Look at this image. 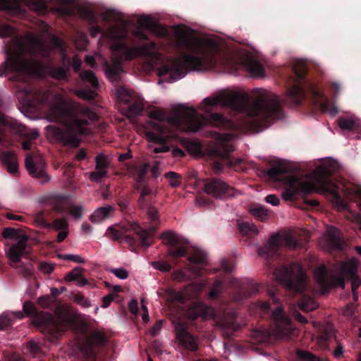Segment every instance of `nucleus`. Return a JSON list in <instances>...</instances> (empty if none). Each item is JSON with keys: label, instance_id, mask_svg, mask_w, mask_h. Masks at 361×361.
Returning a JSON list of instances; mask_svg holds the SVG:
<instances>
[{"label": "nucleus", "instance_id": "f257e3e1", "mask_svg": "<svg viewBox=\"0 0 361 361\" xmlns=\"http://www.w3.org/2000/svg\"><path fill=\"white\" fill-rule=\"evenodd\" d=\"M290 78L293 84L287 89L286 99H280L276 94L265 93L261 94L252 104L247 95L240 92H221L215 97H208L203 99L204 115L200 116L194 109L187 112H178V121H185L188 130L199 131L205 123L222 130H234L237 126L234 121L225 117L223 114L213 112L217 105L226 107L236 114H243L249 117L250 128L255 131H261L268 128L271 123L283 117L282 104L290 102L292 106H300L306 97L304 85H306L307 67L302 61H298L292 68Z\"/></svg>", "mask_w": 361, "mask_h": 361}, {"label": "nucleus", "instance_id": "f03ea898", "mask_svg": "<svg viewBox=\"0 0 361 361\" xmlns=\"http://www.w3.org/2000/svg\"><path fill=\"white\" fill-rule=\"evenodd\" d=\"M184 52L178 59L171 60L158 69L159 76L168 75L173 82L186 75L189 71H203L225 66L228 59L219 44L213 39L185 40Z\"/></svg>", "mask_w": 361, "mask_h": 361}, {"label": "nucleus", "instance_id": "7ed1b4c3", "mask_svg": "<svg viewBox=\"0 0 361 361\" xmlns=\"http://www.w3.org/2000/svg\"><path fill=\"white\" fill-rule=\"evenodd\" d=\"M51 110L56 119L66 123V126L63 128L48 126L46 128L48 137L71 147L80 145L81 140L79 136L88 135L90 133L87 127L90 121L98 119L95 112L80 103H75L71 107L56 106Z\"/></svg>", "mask_w": 361, "mask_h": 361}, {"label": "nucleus", "instance_id": "20e7f679", "mask_svg": "<svg viewBox=\"0 0 361 361\" xmlns=\"http://www.w3.org/2000/svg\"><path fill=\"white\" fill-rule=\"evenodd\" d=\"M145 210L150 224L147 229L142 228L136 222H127L109 227L106 234L115 241L128 244L132 251L135 250L137 243L142 247H149L153 243L154 235L159 224V217L154 207L152 206Z\"/></svg>", "mask_w": 361, "mask_h": 361}, {"label": "nucleus", "instance_id": "39448f33", "mask_svg": "<svg viewBox=\"0 0 361 361\" xmlns=\"http://www.w3.org/2000/svg\"><path fill=\"white\" fill-rule=\"evenodd\" d=\"M161 240L167 245L169 256L178 259L187 256L192 264L187 269L176 271L172 277L177 281H186L200 276L202 269L195 265L204 266L207 264V254L197 247H185L180 237L173 231H166L161 235Z\"/></svg>", "mask_w": 361, "mask_h": 361}, {"label": "nucleus", "instance_id": "423d86ee", "mask_svg": "<svg viewBox=\"0 0 361 361\" xmlns=\"http://www.w3.org/2000/svg\"><path fill=\"white\" fill-rule=\"evenodd\" d=\"M37 303L42 308L55 307L56 320L45 312L36 313L32 320L36 326L45 327L51 334L60 333L63 326L73 324L78 318V314L69 306L57 302L56 295H43L37 300Z\"/></svg>", "mask_w": 361, "mask_h": 361}, {"label": "nucleus", "instance_id": "0eeeda50", "mask_svg": "<svg viewBox=\"0 0 361 361\" xmlns=\"http://www.w3.org/2000/svg\"><path fill=\"white\" fill-rule=\"evenodd\" d=\"M332 171L319 167L314 173L312 181H301L295 176L291 177L289 187L282 192L285 200H293L299 195L306 196L314 192L331 193L339 198L336 192V185L332 183L331 176Z\"/></svg>", "mask_w": 361, "mask_h": 361}, {"label": "nucleus", "instance_id": "6e6552de", "mask_svg": "<svg viewBox=\"0 0 361 361\" xmlns=\"http://www.w3.org/2000/svg\"><path fill=\"white\" fill-rule=\"evenodd\" d=\"M187 293H200L206 287L209 288L207 293H221L228 289L236 290L235 293H258L264 290V286L259 284L250 279H233L219 276L207 280L192 281Z\"/></svg>", "mask_w": 361, "mask_h": 361}, {"label": "nucleus", "instance_id": "1a4fd4ad", "mask_svg": "<svg viewBox=\"0 0 361 361\" xmlns=\"http://www.w3.org/2000/svg\"><path fill=\"white\" fill-rule=\"evenodd\" d=\"M34 62L12 53L11 50L6 52V60L0 66V76H6L8 72L13 75L9 77V80L20 83L18 85L17 92L23 94L21 98L24 102L30 106L35 99V92L27 83V73L33 66Z\"/></svg>", "mask_w": 361, "mask_h": 361}, {"label": "nucleus", "instance_id": "9d476101", "mask_svg": "<svg viewBox=\"0 0 361 361\" xmlns=\"http://www.w3.org/2000/svg\"><path fill=\"white\" fill-rule=\"evenodd\" d=\"M358 259L351 258L347 262H343L340 265V275H329L325 267H322L317 270V283L322 291L326 292L337 288H345V281H351V293H357V288L361 286V279L357 276Z\"/></svg>", "mask_w": 361, "mask_h": 361}, {"label": "nucleus", "instance_id": "9b49d317", "mask_svg": "<svg viewBox=\"0 0 361 361\" xmlns=\"http://www.w3.org/2000/svg\"><path fill=\"white\" fill-rule=\"evenodd\" d=\"M275 279L283 284L286 289L295 290L294 293H304L308 285V278L302 269L295 264L271 266Z\"/></svg>", "mask_w": 361, "mask_h": 361}, {"label": "nucleus", "instance_id": "f8f14e48", "mask_svg": "<svg viewBox=\"0 0 361 361\" xmlns=\"http://www.w3.org/2000/svg\"><path fill=\"white\" fill-rule=\"evenodd\" d=\"M283 245L296 249L300 246V243L290 235L281 236L279 233L273 234L264 246L258 248V255L270 263L280 257Z\"/></svg>", "mask_w": 361, "mask_h": 361}, {"label": "nucleus", "instance_id": "ddd939ff", "mask_svg": "<svg viewBox=\"0 0 361 361\" xmlns=\"http://www.w3.org/2000/svg\"><path fill=\"white\" fill-rule=\"evenodd\" d=\"M148 116L154 120L148 123L149 130L146 131V136L149 142L162 143L166 142L170 136V128L166 123V115L159 109L149 112Z\"/></svg>", "mask_w": 361, "mask_h": 361}, {"label": "nucleus", "instance_id": "4468645a", "mask_svg": "<svg viewBox=\"0 0 361 361\" xmlns=\"http://www.w3.org/2000/svg\"><path fill=\"white\" fill-rule=\"evenodd\" d=\"M204 188L207 194L216 199L233 198L240 194L235 188L216 178L207 180L204 183Z\"/></svg>", "mask_w": 361, "mask_h": 361}, {"label": "nucleus", "instance_id": "2eb2a0df", "mask_svg": "<svg viewBox=\"0 0 361 361\" xmlns=\"http://www.w3.org/2000/svg\"><path fill=\"white\" fill-rule=\"evenodd\" d=\"M233 148L232 145H224L222 149H216L214 151V154L219 158V159L214 160L212 164V169L215 172H221L224 166L239 170L243 159L240 158L235 159L231 157L230 153L233 152Z\"/></svg>", "mask_w": 361, "mask_h": 361}, {"label": "nucleus", "instance_id": "dca6fc26", "mask_svg": "<svg viewBox=\"0 0 361 361\" xmlns=\"http://www.w3.org/2000/svg\"><path fill=\"white\" fill-rule=\"evenodd\" d=\"M272 317L278 324V327L272 334L277 338L285 340L289 338L293 329L290 320L285 314L283 307L281 305L277 306L272 310Z\"/></svg>", "mask_w": 361, "mask_h": 361}, {"label": "nucleus", "instance_id": "f3484780", "mask_svg": "<svg viewBox=\"0 0 361 361\" xmlns=\"http://www.w3.org/2000/svg\"><path fill=\"white\" fill-rule=\"evenodd\" d=\"M25 164L29 173L33 178L38 179L41 183H45L49 181L50 177L45 170V161L41 157H32L31 154H29L25 158Z\"/></svg>", "mask_w": 361, "mask_h": 361}, {"label": "nucleus", "instance_id": "a211bd4d", "mask_svg": "<svg viewBox=\"0 0 361 361\" xmlns=\"http://www.w3.org/2000/svg\"><path fill=\"white\" fill-rule=\"evenodd\" d=\"M140 27L133 33L134 37L140 40H148V36L143 29L154 32L159 35H164L166 30L159 24L155 23L149 16H142L138 20Z\"/></svg>", "mask_w": 361, "mask_h": 361}, {"label": "nucleus", "instance_id": "6ab92c4d", "mask_svg": "<svg viewBox=\"0 0 361 361\" xmlns=\"http://www.w3.org/2000/svg\"><path fill=\"white\" fill-rule=\"evenodd\" d=\"M172 323L176 334V338L186 349L195 350L197 347V341L188 331L187 325L178 319L173 320Z\"/></svg>", "mask_w": 361, "mask_h": 361}, {"label": "nucleus", "instance_id": "aec40b11", "mask_svg": "<svg viewBox=\"0 0 361 361\" xmlns=\"http://www.w3.org/2000/svg\"><path fill=\"white\" fill-rule=\"evenodd\" d=\"M121 99L128 104V116L130 118L140 115L144 111V104L140 98L133 99L131 94L126 90H118Z\"/></svg>", "mask_w": 361, "mask_h": 361}, {"label": "nucleus", "instance_id": "412c9836", "mask_svg": "<svg viewBox=\"0 0 361 361\" xmlns=\"http://www.w3.org/2000/svg\"><path fill=\"white\" fill-rule=\"evenodd\" d=\"M83 271L84 269L80 267H76L65 275L64 280L66 283L73 282L75 286L78 287H94V282L93 281H89L85 279L83 274Z\"/></svg>", "mask_w": 361, "mask_h": 361}, {"label": "nucleus", "instance_id": "4be33fe9", "mask_svg": "<svg viewBox=\"0 0 361 361\" xmlns=\"http://www.w3.org/2000/svg\"><path fill=\"white\" fill-rule=\"evenodd\" d=\"M28 238L23 235L16 243L13 244L8 250V256L13 264H17L21 261V257L26 253Z\"/></svg>", "mask_w": 361, "mask_h": 361}, {"label": "nucleus", "instance_id": "5701e85b", "mask_svg": "<svg viewBox=\"0 0 361 361\" xmlns=\"http://www.w3.org/2000/svg\"><path fill=\"white\" fill-rule=\"evenodd\" d=\"M188 316L192 319L200 317L203 319H213L214 317V311L210 307L200 302H196L188 308Z\"/></svg>", "mask_w": 361, "mask_h": 361}, {"label": "nucleus", "instance_id": "b1692460", "mask_svg": "<svg viewBox=\"0 0 361 361\" xmlns=\"http://www.w3.org/2000/svg\"><path fill=\"white\" fill-rule=\"evenodd\" d=\"M44 211L39 212L37 214V221L45 227L51 228L55 231L68 230L69 224L66 217L56 218L53 219L51 223H49L44 217Z\"/></svg>", "mask_w": 361, "mask_h": 361}, {"label": "nucleus", "instance_id": "393cba45", "mask_svg": "<svg viewBox=\"0 0 361 361\" xmlns=\"http://www.w3.org/2000/svg\"><path fill=\"white\" fill-rule=\"evenodd\" d=\"M0 162L7 171L13 175L18 173V164L16 154L12 151L0 152Z\"/></svg>", "mask_w": 361, "mask_h": 361}, {"label": "nucleus", "instance_id": "a878e982", "mask_svg": "<svg viewBox=\"0 0 361 361\" xmlns=\"http://www.w3.org/2000/svg\"><path fill=\"white\" fill-rule=\"evenodd\" d=\"M71 61L66 56L63 57V66H52L49 68V73L51 78L58 80H66L69 76Z\"/></svg>", "mask_w": 361, "mask_h": 361}, {"label": "nucleus", "instance_id": "bb28decb", "mask_svg": "<svg viewBox=\"0 0 361 361\" xmlns=\"http://www.w3.org/2000/svg\"><path fill=\"white\" fill-rule=\"evenodd\" d=\"M104 70L106 78L111 82H119L121 73L123 72V68L118 60L114 59L112 63L105 61L104 63Z\"/></svg>", "mask_w": 361, "mask_h": 361}, {"label": "nucleus", "instance_id": "cd10ccee", "mask_svg": "<svg viewBox=\"0 0 361 361\" xmlns=\"http://www.w3.org/2000/svg\"><path fill=\"white\" fill-rule=\"evenodd\" d=\"M338 125L342 130L356 133L355 137L361 139V123L350 118L340 117L337 120Z\"/></svg>", "mask_w": 361, "mask_h": 361}, {"label": "nucleus", "instance_id": "c85d7f7f", "mask_svg": "<svg viewBox=\"0 0 361 361\" xmlns=\"http://www.w3.org/2000/svg\"><path fill=\"white\" fill-rule=\"evenodd\" d=\"M104 341V336L102 333L98 331L94 332L87 338L85 343L81 348V350L85 355H91L93 348L102 345Z\"/></svg>", "mask_w": 361, "mask_h": 361}, {"label": "nucleus", "instance_id": "c756f323", "mask_svg": "<svg viewBox=\"0 0 361 361\" xmlns=\"http://www.w3.org/2000/svg\"><path fill=\"white\" fill-rule=\"evenodd\" d=\"M135 189L140 191V196L137 199V206L140 209L145 210L150 207L153 197L152 189L148 185H144L142 188L140 186H135Z\"/></svg>", "mask_w": 361, "mask_h": 361}, {"label": "nucleus", "instance_id": "7c9ffc66", "mask_svg": "<svg viewBox=\"0 0 361 361\" xmlns=\"http://www.w3.org/2000/svg\"><path fill=\"white\" fill-rule=\"evenodd\" d=\"M68 198L66 195H57L52 197L49 201L50 210L57 214L66 212L68 207Z\"/></svg>", "mask_w": 361, "mask_h": 361}, {"label": "nucleus", "instance_id": "2f4dec72", "mask_svg": "<svg viewBox=\"0 0 361 361\" xmlns=\"http://www.w3.org/2000/svg\"><path fill=\"white\" fill-rule=\"evenodd\" d=\"M20 126V130H16L13 128H5L4 130V134L2 135H3V139L0 142V144L1 145H5L6 143L8 142V133L10 132H13V133H18V134H20L21 135H23L24 137V138L30 140V141H32V140H35L37 137L39 136V133L37 130H33L32 131H30V132H27L25 130V126H22L19 123H18Z\"/></svg>", "mask_w": 361, "mask_h": 361}, {"label": "nucleus", "instance_id": "473e14b6", "mask_svg": "<svg viewBox=\"0 0 361 361\" xmlns=\"http://www.w3.org/2000/svg\"><path fill=\"white\" fill-rule=\"evenodd\" d=\"M243 65L252 75L262 77L264 74V68L262 64L252 56L246 57Z\"/></svg>", "mask_w": 361, "mask_h": 361}, {"label": "nucleus", "instance_id": "72a5a7b5", "mask_svg": "<svg viewBox=\"0 0 361 361\" xmlns=\"http://www.w3.org/2000/svg\"><path fill=\"white\" fill-rule=\"evenodd\" d=\"M134 52L137 55L154 58L157 56V44L153 41L144 43L140 46L134 47Z\"/></svg>", "mask_w": 361, "mask_h": 361}, {"label": "nucleus", "instance_id": "f704fd0d", "mask_svg": "<svg viewBox=\"0 0 361 361\" xmlns=\"http://www.w3.org/2000/svg\"><path fill=\"white\" fill-rule=\"evenodd\" d=\"M326 240L331 247L334 249L342 248L341 233L336 228L331 227L327 230L326 233Z\"/></svg>", "mask_w": 361, "mask_h": 361}, {"label": "nucleus", "instance_id": "c9c22d12", "mask_svg": "<svg viewBox=\"0 0 361 361\" xmlns=\"http://www.w3.org/2000/svg\"><path fill=\"white\" fill-rule=\"evenodd\" d=\"M114 211V209L109 204L99 207L90 216L89 219L94 224L100 223L109 218L110 214Z\"/></svg>", "mask_w": 361, "mask_h": 361}, {"label": "nucleus", "instance_id": "e433bc0d", "mask_svg": "<svg viewBox=\"0 0 361 361\" xmlns=\"http://www.w3.org/2000/svg\"><path fill=\"white\" fill-rule=\"evenodd\" d=\"M0 8L15 15H23L25 9L16 0H0Z\"/></svg>", "mask_w": 361, "mask_h": 361}, {"label": "nucleus", "instance_id": "4c0bfd02", "mask_svg": "<svg viewBox=\"0 0 361 361\" xmlns=\"http://www.w3.org/2000/svg\"><path fill=\"white\" fill-rule=\"evenodd\" d=\"M79 76L83 82L89 84L92 89H98L99 85V81L96 75L92 71L82 70L80 72Z\"/></svg>", "mask_w": 361, "mask_h": 361}, {"label": "nucleus", "instance_id": "58836bf2", "mask_svg": "<svg viewBox=\"0 0 361 361\" xmlns=\"http://www.w3.org/2000/svg\"><path fill=\"white\" fill-rule=\"evenodd\" d=\"M23 317L22 312H7L0 315V330L9 326L11 322L16 319H21Z\"/></svg>", "mask_w": 361, "mask_h": 361}, {"label": "nucleus", "instance_id": "ea45409f", "mask_svg": "<svg viewBox=\"0 0 361 361\" xmlns=\"http://www.w3.org/2000/svg\"><path fill=\"white\" fill-rule=\"evenodd\" d=\"M300 310L303 312H309L316 310L319 307V304L310 295L303 297L298 304H295Z\"/></svg>", "mask_w": 361, "mask_h": 361}, {"label": "nucleus", "instance_id": "a19ab883", "mask_svg": "<svg viewBox=\"0 0 361 361\" xmlns=\"http://www.w3.org/2000/svg\"><path fill=\"white\" fill-rule=\"evenodd\" d=\"M149 165L147 163H145L135 169V178L137 183L136 186H140L142 188L146 183L145 176L148 172Z\"/></svg>", "mask_w": 361, "mask_h": 361}, {"label": "nucleus", "instance_id": "79ce46f5", "mask_svg": "<svg viewBox=\"0 0 361 361\" xmlns=\"http://www.w3.org/2000/svg\"><path fill=\"white\" fill-rule=\"evenodd\" d=\"M288 172L287 169L282 165H277L271 167L267 171V176L274 181H281L283 175Z\"/></svg>", "mask_w": 361, "mask_h": 361}, {"label": "nucleus", "instance_id": "37998d69", "mask_svg": "<svg viewBox=\"0 0 361 361\" xmlns=\"http://www.w3.org/2000/svg\"><path fill=\"white\" fill-rule=\"evenodd\" d=\"M238 229L240 233L247 235L249 238H253L257 235L259 233V231L256 226L253 224H250L248 222H241L238 224Z\"/></svg>", "mask_w": 361, "mask_h": 361}, {"label": "nucleus", "instance_id": "c03bdc74", "mask_svg": "<svg viewBox=\"0 0 361 361\" xmlns=\"http://www.w3.org/2000/svg\"><path fill=\"white\" fill-rule=\"evenodd\" d=\"M84 209V207L81 204L77 205L73 203H69L66 212L75 219L78 220L82 218Z\"/></svg>", "mask_w": 361, "mask_h": 361}, {"label": "nucleus", "instance_id": "a18cd8bd", "mask_svg": "<svg viewBox=\"0 0 361 361\" xmlns=\"http://www.w3.org/2000/svg\"><path fill=\"white\" fill-rule=\"evenodd\" d=\"M250 213L261 221H264L268 216L266 209L259 205H255L250 209Z\"/></svg>", "mask_w": 361, "mask_h": 361}, {"label": "nucleus", "instance_id": "49530a36", "mask_svg": "<svg viewBox=\"0 0 361 361\" xmlns=\"http://www.w3.org/2000/svg\"><path fill=\"white\" fill-rule=\"evenodd\" d=\"M164 176L169 180V185L173 188H178L181 184V176L176 172L169 171Z\"/></svg>", "mask_w": 361, "mask_h": 361}, {"label": "nucleus", "instance_id": "de8ad7c7", "mask_svg": "<svg viewBox=\"0 0 361 361\" xmlns=\"http://www.w3.org/2000/svg\"><path fill=\"white\" fill-rule=\"evenodd\" d=\"M26 353L35 358L41 355V348L37 342L32 341L27 344Z\"/></svg>", "mask_w": 361, "mask_h": 361}, {"label": "nucleus", "instance_id": "09e8293b", "mask_svg": "<svg viewBox=\"0 0 361 361\" xmlns=\"http://www.w3.org/2000/svg\"><path fill=\"white\" fill-rule=\"evenodd\" d=\"M77 95L84 100L91 101L95 99L97 93L94 89H82L77 91Z\"/></svg>", "mask_w": 361, "mask_h": 361}, {"label": "nucleus", "instance_id": "8fccbe9b", "mask_svg": "<svg viewBox=\"0 0 361 361\" xmlns=\"http://www.w3.org/2000/svg\"><path fill=\"white\" fill-rule=\"evenodd\" d=\"M95 169L96 170H102L104 171H107V169L109 166V163L106 160V157L102 154H99L95 158Z\"/></svg>", "mask_w": 361, "mask_h": 361}, {"label": "nucleus", "instance_id": "3c124183", "mask_svg": "<svg viewBox=\"0 0 361 361\" xmlns=\"http://www.w3.org/2000/svg\"><path fill=\"white\" fill-rule=\"evenodd\" d=\"M269 334L265 330H257L252 333L254 342L262 343L268 340Z\"/></svg>", "mask_w": 361, "mask_h": 361}, {"label": "nucleus", "instance_id": "603ef678", "mask_svg": "<svg viewBox=\"0 0 361 361\" xmlns=\"http://www.w3.org/2000/svg\"><path fill=\"white\" fill-rule=\"evenodd\" d=\"M120 13L114 9H108L104 14L103 18L107 21H118L119 20Z\"/></svg>", "mask_w": 361, "mask_h": 361}, {"label": "nucleus", "instance_id": "864d4df0", "mask_svg": "<svg viewBox=\"0 0 361 361\" xmlns=\"http://www.w3.org/2000/svg\"><path fill=\"white\" fill-rule=\"evenodd\" d=\"M152 264L154 268L163 272H169L171 269V265L166 262L156 261L153 262Z\"/></svg>", "mask_w": 361, "mask_h": 361}, {"label": "nucleus", "instance_id": "5fc2aeb1", "mask_svg": "<svg viewBox=\"0 0 361 361\" xmlns=\"http://www.w3.org/2000/svg\"><path fill=\"white\" fill-rule=\"evenodd\" d=\"M289 312L295 319L302 324L307 323V319L303 317L300 312L297 311L296 305L290 304L289 307Z\"/></svg>", "mask_w": 361, "mask_h": 361}, {"label": "nucleus", "instance_id": "6e6d98bb", "mask_svg": "<svg viewBox=\"0 0 361 361\" xmlns=\"http://www.w3.org/2000/svg\"><path fill=\"white\" fill-rule=\"evenodd\" d=\"M117 204L119 207V209L123 213H128L129 212V206L130 201L127 197H120L117 200Z\"/></svg>", "mask_w": 361, "mask_h": 361}, {"label": "nucleus", "instance_id": "4d7b16f0", "mask_svg": "<svg viewBox=\"0 0 361 361\" xmlns=\"http://www.w3.org/2000/svg\"><path fill=\"white\" fill-rule=\"evenodd\" d=\"M2 236L6 239H17L19 237V233L13 228H6L2 232Z\"/></svg>", "mask_w": 361, "mask_h": 361}, {"label": "nucleus", "instance_id": "13d9d810", "mask_svg": "<svg viewBox=\"0 0 361 361\" xmlns=\"http://www.w3.org/2000/svg\"><path fill=\"white\" fill-rule=\"evenodd\" d=\"M298 355L304 361H319V359L317 357L307 351L298 350Z\"/></svg>", "mask_w": 361, "mask_h": 361}, {"label": "nucleus", "instance_id": "bf43d9fd", "mask_svg": "<svg viewBox=\"0 0 361 361\" xmlns=\"http://www.w3.org/2000/svg\"><path fill=\"white\" fill-rule=\"evenodd\" d=\"M60 259H63L68 261H72L76 263L82 264L85 263V260L78 255H59Z\"/></svg>", "mask_w": 361, "mask_h": 361}, {"label": "nucleus", "instance_id": "052dcab7", "mask_svg": "<svg viewBox=\"0 0 361 361\" xmlns=\"http://www.w3.org/2000/svg\"><path fill=\"white\" fill-rule=\"evenodd\" d=\"M108 171L96 170L90 173V179L92 181L99 182L102 178L107 176Z\"/></svg>", "mask_w": 361, "mask_h": 361}, {"label": "nucleus", "instance_id": "680f3d73", "mask_svg": "<svg viewBox=\"0 0 361 361\" xmlns=\"http://www.w3.org/2000/svg\"><path fill=\"white\" fill-rule=\"evenodd\" d=\"M55 267L54 264L42 262L39 264V269L45 274H50L52 273Z\"/></svg>", "mask_w": 361, "mask_h": 361}, {"label": "nucleus", "instance_id": "e2e57ef3", "mask_svg": "<svg viewBox=\"0 0 361 361\" xmlns=\"http://www.w3.org/2000/svg\"><path fill=\"white\" fill-rule=\"evenodd\" d=\"M74 300L83 307H89L91 305L90 302L84 295H74Z\"/></svg>", "mask_w": 361, "mask_h": 361}, {"label": "nucleus", "instance_id": "0e129e2a", "mask_svg": "<svg viewBox=\"0 0 361 361\" xmlns=\"http://www.w3.org/2000/svg\"><path fill=\"white\" fill-rule=\"evenodd\" d=\"M309 89H310V94L312 96L314 99L319 100V99H323L322 93L319 91V90L314 85L310 84L309 85Z\"/></svg>", "mask_w": 361, "mask_h": 361}, {"label": "nucleus", "instance_id": "69168bd1", "mask_svg": "<svg viewBox=\"0 0 361 361\" xmlns=\"http://www.w3.org/2000/svg\"><path fill=\"white\" fill-rule=\"evenodd\" d=\"M111 272L120 279H126L128 277V272L123 268L112 269Z\"/></svg>", "mask_w": 361, "mask_h": 361}, {"label": "nucleus", "instance_id": "338daca9", "mask_svg": "<svg viewBox=\"0 0 361 361\" xmlns=\"http://www.w3.org/2000/svg\"><path fill=\"white\" fill-rule=\"evenodd\" d=\"M32 7L34 9L41 13H45L47 11V4L41 0L35 1L32 4Z\"/></svg>", "mask_w": 361, "mask_h": 361}, {"label": "nucleus", "instance_id": "774afa93", "mask_svg": "<svg viewBox=\"0 0 361 361\" xmlns=\"http://www.w3.org/2000/svg\"><path fill=\"white\" fill-rule=\"evenodd\" d=\"M82 61L78 56H74L72 59L71 66L73 71L75 73H78L80 75V72L82 71L81 69Z\"/></svg>", "mask_w": 361, "mask_h": 361}]
</instances>
